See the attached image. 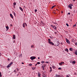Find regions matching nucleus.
Instances as JSON below:
<instances>
[{"instance_id": "1a4fd4ad", "label": "nucleus", "mask_w": 77, "mask_h": 77, "mask_svg": "<svg viewBox=\"0 0 77 77\" xmlns=\"http://www.w3.org/2000/svg\"><path fill=\"white\" fill-rule=\"evenodd\" d=\"M57 45H57V46H59V44H60V43H59V42H57Z\"/></svg>"}, {"instance_id": "ddd939ff", "label": "nucleus", "mask_w": 77, "mask_h": 77, "mask_svg": "<svg viewBox=\"0 0 77 77\" xmlns=\"http://www.w3.org/2000/svg\"><path fill=\"white\" fill-rule=\"evenodd\" d=\"M73 6V5H72V4H70L69 5V6H70V7H71V6Z\"/></svg>"}, {"instance_id": "680f3d73", "label": "nucleus", "mask_w": 77, "mask_h": 77, "mask_svg": "<svg viewBox=\"0 0 77 77\" xmlns=\"http://www.w3.org/2000/svg\"><path fill=\"white\" fill-rule=\"evenodd\" d=\"M18 75H19L18 74H17V76H18Z\"/></svg>"}, {"instance_id": "c03bdc74", "label": "nucleus", "mask_w": 77, "mask_h": 77, "mask_svg": "<svg viewBox=\"0 0 77 77\" xmlns=\"http://www.w3.org/2000/svg\"><path fill=\"white\" fill-rule=\"evenodd\" d=\"M2 55V54L0 52V56H1Z\"/></svg>"}, {"instance_id": "69168bd1", "label": "nucleus", "mask_w": 77, "mask_h": 77, "mask_svg": "<svg viewBox=\"0 0 77 77\" xmlns=\"http://www.w3.org/2000/svg\"><path fill=\"white\" fill-rule=\"evenodd\" d=\"M61 44H62V43H61Z\"/></svg>"}, {"instance_id": "052dcab7", "label": "nucleus", "mask_w": 77, "mask_h": 77, "mask_svg": "<svg viewBox=\"0 0 77 77\" xmlns=\"http://www.w3.org/2000/svg\"><path fill=\"white\" fill-rule=\"evenodd\" d=\"M73 2L75 1V0H73Z\"/></svg>"}, {"instance_id": "37998d69", "label": "nucleus", "mask_w": 77, "mask_h": 77, "mask_svg": "<svg viewBox=\"0 0 77 77\" xmlns=\"http://www.w3.org/2000/svg\"><path fill=\"white\" fill-rule=\"evenodd\" d=\"M76 24H75L73 25V27H75V26H76Z\"/></svg>"}, {"instance_id": "49530a36", "label": "nucleus", "mask_w": 77, "mask_h": 77, "mask_svg": "<svg viewBox=\"0 0 77 77\" xmlns=\"http://www.w3.org/2000/svg\"><path fill=\"white\" fill-rule=\"evenodd\" d=\"M33 45H32V46H31V48H33Z\"/></svg>"}, {"instance_id": "e2e57ef3", "label": "nucleus", "mask_w": 77, "mask_h": 77, "mask_svg": "<svg viewBox=\"0 0 77 77\" xmlns=\"http://www.w3.org/2000/svg\"><path fill=\"white\" fill-rule=\"evenodd\" d=\"M70 63H72V62H70Z\"/></svg>"}, {"instance_id": "603ef678", "label": "nucleus", "mask_w": 77, "mask_h": 77, "mask_svg": "<svg viewBox=\"0 0 77 77\" xmlns=\"http://www.w3.org/2000/svg\"><path fill=\"white\" fill-rule=\"evenodd\" d=\"M54 33H55V34H56V33H57V32H54Z\"/></svg>"}, {"instance_id": "473e14b6", "label": "nucleus", "mask_w": 77, "mask_h": 77, "mask_svg": "<svg viewBox=\"0 0 77 77\" xmlns=\"http://www.w3.org/2000/svg\"><path fill=\"white\" fill-rule=\"evenodd\" d=\"M37 11V9L35 10V12H36Z\"/></svg>"}, {"instance_id": "6ab92c4d", "label": "nucleus", "mask_w": 77, "mask_h": 77, "mask_svg": "<svg viewBox=\"0 0 77 77\" xmlns=\"http://www.w3.org/2000/svg\"><path fill=\"white\" fill-rule=\"evenodd\" d=\"M52 67L53 69H55V67L54 66H52Z\"/></svg>"}, {"instance_id": "f8f14e48", "label": "nucleus", "mask_w": 77, "mask_h": 77, "mask_svg": "<svg viewBox=\"0 0 77 77\" xmlns=\"http://www.w3.org/2000/svg\"><path fill=\"white\" fill-rule=\"evenodd\" d=\"M6 28L7 30H8L9 29V27L8 26H6Z\"/></svg>"}, {"instance_id": "58836bf2", "label": "nucleus", "mask_w": 77, "mask_h": 77, "mask_svg": "<svg viewBox=\"0 0 77 77\" xmlns=\"http://www.w3.org/2000/svg\"><path fill=\"white\" fill-rule=\"evenodd\" d=\"M75 45H77V43H75Z\"/></svg>"}, {"instance_id": "412c9836", "label": "nucleus", "mask_w": 77, "mask_h": 77, "mask_svg": "<svg viewBox=\"0 0 77 77\" xmlns=\"http://www.w3.org/2000/svg\"><path fill=\"white\" fill-rule=\"evenodd\" d=\"M29 66H32V64H31V63H30L29 64Z\"/></svg>"}, {"instance_id": "c756f323", "label": "nucleus", "mask_w": 77, "mask_h": 77, "mask_svg": "<svg viewBox=\"0 0 77 77\" xmlns=\"http://www.w3.org/2000/svg\"><path fill=\"white\" fill-rule=\"evenodd\" d=\"M56 29H57V27H56L55 26L54 27V29H55V30H56Z\"/></svg>"}, {"instance_id": "6e6552de", "label": "nucleus", "mask_w": 77, "mask_h": 77, "mask_svg": "<svg viewBox=\"0 0 77 77\" xmlns=\"http://www.w3.org/2000/svg\"><path fill=\"white\" fill-rule=\"evenodd\" d=\"M10 15L12 18H14V17H13V16H12V14H10Z\"/></svg>"}, {"instance_id": "5fc2aeb1", "label": "nucleus", "mask_w": 77, "mask_h": 77, "mask_svg": "<svg viewBox=\"0 0 77 77\" xmlns=\"http://www.w3.org/2000/svg\"><path fill=\"white\" fill-rule=\"evenodd\" d=\"M38 59H40V58L39 57H38Z\"/></svg>"}, {"instance_id": "2f4dec72", "label": "nucleus", "mask_w": 77, "mask_h": 77, "mask_svg": "<svg viewBox=\"0 0 77 77\" xmlns=\"http://www.w3.org/2000/svg\"><path fill=\"white\" fill-rule=\"evenodd\" d=\"M41 23H42V24H44V23H43V21H41Z\"/></svg>"}, {"instance_id": "b1692460", "label": "nucleus", "mask_w": 77, "mask_h": 77, "mask_svg": "<svg viewBox=\"0 0 77 77\" xmlns=\"http://www.w3.org/2000/svg\"><path fill=\"white\" fill-rule=\"evenodd\" d=\"M59 64L60 65H62V62H61V63H60Z\"/></svg>"}, {"instance_id": "393cba45", "label": "nucleus", "mask_w": 77, "mask_h": 77, "mask_svg": "<svg viewBox=\"0 0 77 77\" xmlns=\"http://www.w3.org/2000/svg\"><path fill=\"white\" fill-rule=\"evenodd\" d=\"M66 26H67V27H68V26H69V25H68V24L67 23L66 24Z\"/></svg>"}, {"instance_id": "6e6d98bb", "label": "nucleus", "mask_w": 77, "mask_h": 77, "mask_svg": "<svg viewBox=\"0 0 77 77\" xmlns=\"http://www.w3.org/2000/svg\"><path fill=\"white\" fill-rule=\"evenodd\" d=\"M8 60H9V59L8 58Z\"/></svg>"}, {"instance_id": "f3484780", "label": "nucleus", "mask_w": 77, "mask_h": 77, "mask_svg": "<svg viewBox=\"0 0 77 77\" xmlns=\"http://www.w3.org/2000/svg\"><path fill=\"white\" fill-rule=\"evenodd\" d=\"M72 63H73V64H75V61H73Z\"/></svg>"}, {"instance_id": "7c9ffc66", "label": "nucleus", "mask_w": 77, "mask_h": 77, "mask_svg": "<svg viewBox=\"0 0 77 77\" xmlns=\"http://www.w3.org/2000/svg\"><path fill=\"white\" fill-rule=\"evenodd\" d=\"M69 8L70 9H72V7H70V6H69Z\"/></svg>"}, {"instance_id": "a18cd8bd", "label": "nucleus", "mask_w": 77, "mask_h": 77, "mask_svg": "<svg viewBox=\"0 0 77 77\" xmlns=\"http://www.w3.org/2000/svg\"><path fill=\"white\" fill-rule=\"evenodd\" d=\"M66 77H69V75H67V76H66Z\"/></svg>"}, {"instance_id": "4be33fe9", "label": "nucleus", "mask_w": 77, "mask_h": 77, "mask_svg": "<svg viewBox=\"0 0 77 77\" xmlns=\"http://www.w3.org/2000/svg\"><path fill=\"white\" fill-rule=\"evenodd\" d=\"M14 4V6H15V5H16V3L15 2H14L13 3Z\"/></svg>"}, {"instance_id": "7ed1b4c3", "label": "nucleus", "mask_w": 77, "mask_h": 77, "mask_svg": "<svg viewBox=\"0 0 77 77\" xmlns=\"http://www.w3.org/2000/svg\"><path fill=\"white\" fill-rule=\"evenodd\" d=\"M48 42L50 44H51L52 45H53L54 44V43H53V42H51L50 41H48Z\"/></svg>"}, {"instance_id": "423d86ee", "label": "nucleus", "mask_w": 77, "mask_h": 77, "mask_svg": "<svg viewBox=\"0 0 77 77\" xmlns=\"http://www.w3.org/2000/svg\"><path fill=\"white\" fill-rule=\"evenodd\" d=\"M36 68V67H32V70H35V69Z\"/></svg>"}, {"instance_id": "f257e3e1", "label": "nucleus", "mask_w": 77, "mask_h": 77, "mask_svg": "<svg viewBox=\"0 0 77 77\" xmlns=\"http://www.w3.org/2000/svg\"><path fill=\"white\" fill-rule=\"evenodd\" d=\"M12 64H13V62H12L8 65L7 66V68H9Z\"/></svg>"}, {"instance_id": "09e8293b", "label": "nucleus", "mask_w": 77, "mask_h": 77, "mask_svg": "<svg viewBox=\"0 0 77 77\" xmlns=\"http://www.w3.org/2000/svg\"><path fill=\"white\" fill-rule=\"evenodd\" d=\"M68 15H70V13H68Z\"/></svg>"}, {"instance_id": "8fccbe9b", "label": "nucleus", "mask_w": 77, "mask_h": 77, "mask_svg": "<svg viewBox=\"0 0 77 77\" xmlns=\"http://www.w3.org/2000/svg\"><path fill=\"white\" fill-rule=\"evenodd\" d=\"M16 69H17V71H18V69L17 68Z\"/></svg>"}, {"instance_id": "f03ea898", "label": "nucleus", "mask_w": 77, "mask_h": 77, "mask_svg": "<svg viewBox=\"0 0 77 77\" xmlns=\"http://www.w3.org/2000/svg\"><path fill=\"white\" fill-rule=\"evenodd\" d=\"M30 59H31L32 60H33V59H36V57H30Z\"/></svg>"}, {"instance_id": "a878e982", "label": "nucleus", "mask_w": 77, "mask_h": 77, "mask_svg": "<svg viewBox=\"0 0 77 77\" xmlns=\"http://www.w3.org/2000/svg\"><path fill=\"white\" fill-rule=\"evenodd\" d=\"M2 73L0 72V77H2Z\"/></svg>"}, {"instance_id": "3c124183", "label": "nucleus", "mask_w": 77, "mask_h": 77, "mask_svg": "<svg viewBox=\"0 0 77 77\" xmlns=\"http://www.w3.org/2000/svg\"><path fill=\"white\" fill-rule=\"evenodd\" d=\"M22 64H24V63L22 62Z\"/></svg>"}, {"instance_id": "72a5a7b5", "label": "nucleus", "mask_w": 77, "mask_h": 77, "mask_svg": "<svg viewBox=\"0 0 77 77\" xmlns=\"http://www.w3.org/2000/svg\"><path fill=\"white\" fill-rule=\"evenodd\" d=\"M43 66V67H46V65H44Z\"/></svg>"}, {"instance_id": "0eeeda50", "label": "nucleus", "mask_w": 77, "mask_h": 77, "mask_svg": "<svg viewBox=\"0 0 77 77\" xmlns=\"http://www.w3.org/2000/svg\"><path fill=\"white\" fill-rule=\"evenodd\" d=\"M19 8H20V10H21V11H22V12H23V8H21V7H19Z\"/></svg>"}, {"instance_id": "864d4df0", "label": "nucleus", "mask_w": 77, "mask_h": 77, "mask_svg": "<svg viewBox=\"0 0 77 77\" xmlns=\"http://www.w3.org/2000/svg\"><path fill=\"white\" fill-rule=\"evenodd\" d=\"M50 69H51V67H50Z\"/></svg>"}, {"instance_id": "9d476101", "label": "nucleus", "mask_w": 77, "mask_h": 77, "mask_svg": "<svg viewBox=\"0 0 77 77\" xmlns=\"http://www.w3.org/2000/svg\"><path fill=\"white\" fill-rule=\"evenodd\" d=\"M13 39H15V35H13Z\"/></svg>"}, {"instance_id": "e433bc0d", "label": "nucleus", "mask_w": 77, "mask_h": 77, "mask_svg": "<svg viewBox=\"0 0 77 77\" xmlns=\"http://www.w3.org/2000/svg\"><path fill=\"white\" fill-rule=\"evenodd\" d=\"M62 64H64V62H61Z\"/></svg>"}, {"instance_id": "a19ab883", "label": "nucleus", "mask_w": 77, "mask_h": 77, "mask_svg": "<svg viewBox=\"0 0 77 77\" xmlns=\"http://www.w3.org/2000/svg\"><path fill=\"white\" fill-rule=\"evenodd\" d=\"M45 63H48V62H47V61Z\"/></svg>"}, {"instance_id": "4c0bfd02", "label": "nucleus", "mask_w": 77, "mask_h": 77, "mask_svg": "<svg viewBox=\"0 0 77 77\" xmlns=\"http://www.w3.org/2000/svg\"><path fill=\"white\" fill-rule=\"evenodd\" d=\"M58 69H62V68L60 67L58 68Z\"/></svg>"}, {"instance_id": "5701e85b", "label": "nucleus", "mask_w": 77, "mask_h": 77, "mask_svg": "<svg viewBox=\"0 0 77 77\" xmlns=\"http://www.w3.org/2000/svg\"><path fill=\"white\" fill-rule=\"evenodd\" d=\"M55 6H56V5H54V6H52L51 8V9H53L54 7H55Z\"/></svg>"}, {"instance_id": "2eb2a0df", "label": "nucleus", "mask_w": 77, "mask_h": 77, "mask_svg": "<svg viewBox=\"0 0 77 77\" xmlns=\"http://www.w3.org/2000/svg\"><path fill=\"white\" fill-rule=\"evenodd\" d=\"M73 50L72 48H69V50L70 51H72Z\"/></svg>"}, {"instance_id": "4468645a", "label": "nucleus", "mask_w": 77, "mask_h": 77, "mask_svg": "<svg viewBox=\"0 0 77 77\" xmlns=\"http://www.w3.org/2000/svg\"><path fill=\"white\" fill-rule=\"evenodd\" d=\"M51 27H53V28H54V27H55V26H54L53 25H51Z\"/></svg>"}, {"instance_id": "bb28decb", "label": "nucleus", "mask_w": 77, "mask_h": 77, "mask_svg": "<svg viewBox=\"0 0 77 77\" xmlns=\"http://www.w3.org/2000/svg\"><path fill=\"white\" fill-rule=\"evenodd\" d=\"M52 22L54 24H56V22H54V21H53V22Z\"/></svg>"}, {"instance_id": "c85d7f7f", "label": "nucleus", "mask_w": 77, "mask_h": 77, "mask_svg": "<svg viewBox=\"0 0 77 77\" xmlns=\"http://www.w3.org/2000/svg\"><path fill=\"white\" fill-rule=\"evenodd\" d=\"M45 62V61H42V63H44Z\"/></svg>"}, {"instance_id": "13d9d810", "label": "nucleus", "mask_w": 77, "mask_h": 77, "mask_svg": "<svg viewBox=\"0 0 77 77\" xmlns=\"http://www.w3.org/2000/svg\"><path fill=\"white\" fill-rule=\"evenodd\" d=\"M14 72H16V71H15V70H14Z\"/></svg>"}, {"instance_id": "4d7b16f0", "label": "nucleus", "mask_w": 77, "mask_h": 77, "mask_svg": "<svg viewBox=\"0 0 77 77\" xmlns=\"http://www.w3.org/2000/svg\"><path fill=\"white\" fill-rule=\"evenodd\" d=\"M37 64H36L35 65V66H36V65H37Z\"/></svg>"}, {"instance_id": "a211bd4d", "label": "nucleus", "mask_w": 77, "mask_h": 77, "mask_svg": "<svg viewBox=\"0 0 77 77\" xmlns=\"http://www.w3.org/2000/svg\"><path fill=\"white\" fill-rule=\"evenodd\" d=\"M25 24H24V23H23V27H25Z\"/></svg>"}, {"instance_id": "338daca9", "label": "nucleus", "mask_w": 77, "mask_h": 77, "mask_svg": "<svg viewBox=\"0 0 77 77\" xmlns=\"http://www.w3.org/2000/svg\"><path fill=\"white\" fill-rule=\"evenodd\" d=\"M24 7H25V6H24Z\"/></svg>"}, {"instance_id": "20e7f679", "label": "nucleus", "mask_w": 77, "mask_h": 77, "mask_svg": "<svg viewBox=\"0 0 77 77\" xmlns=\"http://www.w3.org/2000/svg\"><path fill=\"white\" fill-rule=\"evenodd\" d=\"M66 42H67L68 43V44H70V42H69V40H68V39H67V38H66Z\"/></svg>"}, {"instance_id": "ea45409f", "label": "nucleus", "mask_w": 77, "mask_h": 77, "mask_svg": "<svg viewBox=\"0 0 77 77\" xmlns=\"http://www.w3.org/2000/svg\"><path fill=\"white\" fill-rule=\"evenodd\" d=\"M51 71H52V69H51L50 70V72H51Z\"/></svg>"}, {"instance_id": "79ce46f5", "label": "nucleus", "mask_w": 77, "mask_h": 77, "mask_svg": "<svg viewBox=\"0 0 77 77\" xmlns=\"http://www.w3.org/2000/svg\"><path fill=\"white\" fill-rule=\"evenodd\" d=\"M12 24H10V26H11V27H12Z\"/></svg>"}, {"instance_id": "dca6fc26", "label": "nucleus", "mask_w": 77, "mask_h": 77, "mask_svg": "<svg viewBox=\"0 0 77 77\" xmlns=\"http://www.w3.org/2000/svg\"><path fill=\"white\" fill-rule=\"evenodd\" d=\"M42 66L43 69V70L44 71V70H45V68H44V66Z\"/></svg>"}, {"instance_id": "0e129e2a", "label": "nucleus", "mask_w": 77, "mask_h": 77, "mask_svg": "<svg viewBox=\"0 0 77 77\" xmlns=\"http://www.w3.org/2000/svg\"><path fill=\"white\" fill-rule=\"evenodd\" d=\"M54 14H56V13H54Z\"/></svg>"}, {"instance_id": "39448f33", "label": "nucleus", "mask_w": 77, "mask_h": 77, "mask_svg": "<svg viewBox=\"0 0 77 77\" xmlns=\"http://www.w3.org/2000/svg\"><path fill=\"white\" fill-rule=\"evenodd\" d=\"M56 77H61L60 75H57V74H56Z\"/></svg>"}, {"instance_id": "f704fd0d", "label": "nucleus", "mask_w": 77, "mask_h": 77, "mask_svg": "<svg viewBox=\"0 0 77 77\" xmlns=\"http://www.w3.org/2000/svg\"><path fill=\"white\" fill-rule=\"evenodd\" d=\"M37 64H40V62H38L37 63Z\"/></svg>"}, {"instance_id": "9b49d317", "label": "nucleus", "mask_w": 77, "mask_h": 77, "mask_svg": "<svg viewBox=\"0 0 77 77\" xmlns=\"http://www.w3.org/2000/svg\"><path fill=\"white\" fill-rule=\"evenodd\" d=\"M40 75H41V74H40V73L38 72V77H40Z\"/></svg>"}, {"instance_id": "cd10ccee", "label": "nucleus", "mask_w": 77, "mask_h": 77, "mask_svg": "<svg viewBox=\"0 0 77 77\" xmlns=\"http://www.w3.org/2000/svg\"><path fill=\"white\" fill-rule=\"evenodd\" d=\"M24 23V24L26 25V26H27V23Z\"/></svg>"}, {"instance_id": "aec40b11", "label": "nucleus", "mask_w": 77, "mask_h": 77, "mask_svg": "<svg viewBox=\"0 0 77 77\" xmlns=\"http://www.w3.org/2000/svg\"><path fill=\"white\" fill-rule=\"evenodd\" d=\"M66 51L67 52H68V48H66Z\"/></svg>"}, {"instance_id": "de8ad7c7", "label": "nucleus", "mask_w": 77, "mask_h": 77, "mask_svg": "<svg viewBox=\"0 0 77 77\" xmlns=\"http://www.w3.org/2000/svg\"><path fill=\"white\" fill-rule=\"evenodd\" d=\"M13 13H14V16L15 15V12H14Z\"/></svg>"}, {"instance_id": "bf43d9fd", "label": "nucleus", "mask_w": 77, "mask_h": 77, "mask_svg": "<svg viewBox=\"0 0 77 77\" xmlns=\"http://www.w3.org/2000/svg\"><path fill=\"white\" fill-rule=\"evenodd\" d=\"M61 13H62V14H63V11H62V12H61Z\"/></svg>"}, {"instance_id": "c9c22d12", "label": "nucleus", "mask_w": 77, "mask_h": 77, "mask_svg": "<svg viewBox=\"0 0 77 77\" xmlns=\"http://www.w3.org/2000/svg\"><path fill=\"white\" fill-rule=\"evenodd\" d=\"M48 41H50H50H51V39H48Z\"/></svg>"}]
</instances>
